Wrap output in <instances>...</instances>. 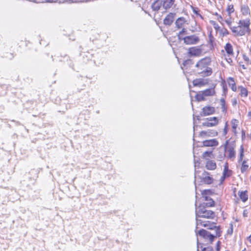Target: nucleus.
Here are the masks:
<instances>
[{
	"label": "nucleus",
	"instance_id": "nucleus-1",
	"mask_svg": "<svg viewBox=\"0 0 251 251\" xmlns=\"http://www.w3.org/2000/svg\"><path fill=\"white\" fill-rule=\"evenodd\" d=\"M215 217V213L207 209L204 206H200L196 208V228H198L199 226H202L207 229H212L214 227V223L209 221H204L201 218L213 219Z\"/></svg>",
	"mask_w": 251,
	"mask_h": 251
},
{
	"label": "nucleus",
	"instance_id": "nucleus-2",
	"mask_svg": "<svg viewBox=\"0 0 251 251\" xmlns=\"http://www.w3.org/2000/svg\"><path fill=\"white\" fill-rule=\"evenodd\" d=\"M211 62L209 57H205L200 59L195 65V72L202 77H207L211 75L213 73L212 69L209 67Z\"/></svg>",
	"mask_w": 251,
	"mask_h": 251
},
{
	"label": "nucleus",
	"instance_id": "nucleus-3",
	"mask_svg": "<svg viewBox=\"0 0 251 251\" xmlns=\"http://www.w3.org/2000/svg\"><path fill=\"white\" fill-rule=\"evenodd\" d=\"M228 141H226L225 145V150L227 153V158L233 161L236 156L235 145L234 144L228 145Z\"/></svg>",
	"mask_w": 251,
	"mask_h": 251
},
{
	"label": "nucleus",
	"instance_id": "nucleus-4",
	"mask_svg": "<svg viewBox=\"0 0 251 251\" xmlns=\"http://www.w3.org/2000/svg\"><path fill=\"white\" fill-rule=\"evenodd\" d=\"M183 41L186 45H195L200 41L199 37L196 34L186 36L183 38Z\"/></svg>",
	"mask_w": 251,
	"mask_h": 251
},
{
	"label": "nucleus",
	"instance_id": "nucleus-5",
	"mask_svg": "<svg viewBox=\"0 0 251 251\" xmlns=\"http://www.w3.org/2000/svg\"><path fill=\"white\" fill-rule=\"evenodd\" d=\"M196 234H199L200 236L203 237L204 239H208L211 243H212L215 236L213 234H211L209 232L206 231L205 229H202L199 230L198 232L196 230Z\"/></svg>",
	"mask_w": 251,
	"mask_h": 251
},
{
	"label": "nucleus",
	"instance_id": "nucleus-6",
	"mask_svg": "<svg viewBox=\"0 0 251 251\" xmlns=\"http://www.w3.org/2000/svg\"><path fill=\"white\" fill-rule=\"evenodd\" d=\"M230 29L234 33L235 36H242L244 35L246 32V29L239 25L237 26L230 27Z\"/></svg>",
	"mask_w": 251,
	"mask_h": 251
},
{
	"label": "nucleus",
	"instance_id": "nucleus-7",
	"mask_svg": "<svg viewBox=\"0 0 251 251\" xmlns=\"http://www.w3.org/2000/svg\"><path fill=\"white\" fill-rule=\"evenodd\" d=\"M219 119L216 117L207 118L206 121L202 123L203 126L207 127L214 126L218 125Z\"/></svg>",
	"mask_w": 251,
	"mask_h": 251
},
{
	"label": "nucleus",
	"instance_id": "nucleus-8",
	"mask_svg": "<svg viewBox=\"0 0 251 251\" xmlns=\"http://www.w3.org/2000/svg\"><path fill=\"white\" fill-rule=\"evenodd\" d=\"M209 82L208 79L203 78H196L193 81V84L194 86L201 87L207 84Z\"/></svg>",
	"mask_w": 251,
	"mask_h": 251
},
{
	"label": "nucleus",
	"instance_id": "nucleus-9",
	"mask_svg": "<svg viewBox=\"0 0 251 251\" xmlns=\"http://www.w3.org/2000/svg\"><path fill=\"white\" fill-rule=\"evenodd\" d=\"M202 50L200 47H191L188 50V54L190 56H199Z\"/></svg>",
	"mask_w": 251,
	"mask_h": 251
},
{
	"label": "nucleus",
	"instance_id": "nucleus-10",
	"mask_svg": "<svg viewBox=\"0 0 251 251\" xmlns=\"http://www.w3.org/2000/svg\"><path fill=\"white\" fill-rule=\"evenodd\" d=\"M215 111L214 107L207 106L203 107L201 115L202 116H206L214 113Z\"/></svg>",
	"mask_w": 251,
	"mask_h": 251
},
{
	"label": "nucleus",
	"instance_id": "nucleus-11",
	"mask_svg": "<svg viewBox=\"0 0 251 251\" xmlns=\"http://www.w3.org/2000/svg\"><path fill=\"white\" fill-rule=\"evenodd\" d=\"M218 144V141L216 139L205 140L202 142L204 147H216Z\"/></svg>",
	"mask_w": 251,
	"mask_h": 251
},
{
	"label": "nucleus",
	"instance_id": "nucleus-12",
	"mask_svg": "<svg viewBox=\"0 0 251 251\" xmlns=\"http://www.w3.org/2000/svg\"><path fill=\"white\" fill-rule=\"evenodd\" d=\"M175 16V13H169L164 19V24L165 25H170L174 21Z\"/></svg>",
	"mask_w": 251,
	"mask_h": 251
},
{
	"label": "nucleus",
	"instance_id": "nucleus-13",
	"mask_svg": "<svg viewBox=\"0 0 251 251\" xmlns=\"http://www.w3.org/2000/svg\"><path fill=\"white\" fill-rule=\"evenodd\" d=\"M202 180L204 183L210 184L212 183L213 179L209 176L208 172L204 171L202 174Z\"/></svg>",
	"mask_w": 251,
	"mask_h": 251
},
{
	"label": "nucleus",
	"instance_id": "nucleus-14",
	"mask_svg": "<svg viewBox=\"0 0 251 251\" xmlns=\"http://www.w3.org/2000/svg\"><path fill=\"white\" fill-rule=\"evenodd\" d=\"M186 22L187 21L184 17H179L176 21V26L177 28H181Z\"/></svg>",
	"mask_w": 251,
	"mask_h": 251
},
{
	"label": "nucleus",
	"instance_id": "nucleus-15",
	"mask_svg": "<svg viewBox=\"0 0 251 251\" xmlns=\"http://www.w3.org/2000/svg\"><path fill=\"white\" fill-rule=\"evenodd\" d=\"M162 1L161 0H155L151 4V8L153 11L157 12L161 8Z\"/></svg>",
	"mask_w": 251,
	"mask_h": 251
},
{
	"label": "nucleus",
	"instance_id": "nucleus-16",
	"mask_svg": "<svg viewBox=\"0 0 251 251\" xmlns=\"http://www.w3.org/2000/svg\"><path fill=\"white\" fill-rule=\"evenodd\" d=\"M239 25L244 27L246 30H248L250 25V20L247 19L243 20H240L238 23Z\"/></svg>",
	"mask_w": 251,
	"mask_h": 251
},
{
	"label": "nucleus",
	"instance_id": "nucleus-17",
	"mask_svg": "<svg viewBox=\"0 0 251 251\" xmlns=\"http://www.w3.org/2000/svg\"><path fill=\"white\" fill-rule=\"evenodd\" d=\"M201 92L202 93L203 95L205 97L212 96H214L215 94V91L214 88L207 89L206 90L202 91Z\"/></svg>",
	"mask_w": 251,
	"mask_h": 251
},
{
	"label": "nucleus",
	"instance_id": "nucleus-18",
	"mask_svg": "<svg viewBox=\"0 0 251 251\" xmlns=\"http://www.w3.org/2000/svg\"><path fill=\"white\" fill-rule=\"evenodd\" d=\"M232 171L229 170L228 163H226L224 165V171L223 173V175L226 177H228L232 175Z\"/></svg>",
	"mask_w": 251,
	"mask_h": 251
},
{
	"label": "nucleus",
	"instance_id": "nucleus-19",
	"mask_svg": "<svg viewBox=\"0 0 251 251\" xmlns=\"http://www.w3.org/2000/svg\"><path fill=\"white\" fill-rule=\"evenodd\" d=\"M206 168L209 170H214L216 168V164L214 161L208 160L206 162Z\"/></svg>",
	"mask_w": 251,
	"mask_h": 251
},
{
	"label": "nucleus",
	"instance_id": "nucleus-20",
	"mask_svg": "<svg viewBox=\"0 0 251 251\" xmlns=\"http://www.w3.org/2000/svg\"><path fill=\"white\" fill-rule=\"evenodd\" d=\"M227 82L228 85L231 87L232 90L236 92L237 91V87L234 78L231 77H229Z\"/></svg>",
	"mask_w": 251,
	"mask_h": 251
},
{
	"label": "nucleus",
	"instance_id": "nucleus-21",
	"mask_svg": "<svg viewBox=\"0 0 251 251\" xmlns=\"http://www.w3.org/2000/svg\"><path fill=\"white\" fill-rule=\"evenodd\" d=\"M224 48H225V50L226 53L229 56L233 54V47L230 43H226V44Z\"/></svg>",
	"mask_w": 251,
	"mask_h": 251
},
{
	"label": "nucleus",
	"instance_id": "nucleus-22",
	"mask_svg": "<svg viewBox=\"0 0 251 251\" xmlns=\"http://www.w3.org/2000/svg\"><path fill=\"white\" fill-rule=\"evenodd\" d=\"M241 11L244 16L250 15V9L247 5L244 4L241 6Z\"/></svg>",
	"mask_w": 251,
	"mask_h": 251
},
{
	"label": "nucleus",
	"instance_id": "nucleus-23",
	"mask_svg": "<svg viewBox=\"0 0 251 251\" xmlns=\"http://www.w3.org/2000/svg\"><path fill=\"white\" fill-rule=\"evenodd\" d=\"M175 0H164L163 6L165 9H168L171 8L174 4Z\"/></svg>",
	"mask_w": 251,
	"mask_h": 251
},
{
	"label": "nucleus",
	"instance_id": "nucleus-24",
	"mask_svg": "<svg viewBox=\"0 0 251 251\" xmlns=\"http://www.w3.org/2000/svg\"><path fill=\"white\" fill-rule=\"evenodd\" d=\"M238 194L240 199L243 201L246 202L248 199V195L247 194V191H239Z\"/></svg>",
	"mask_w": 251,
	"mask_h": 251
},
{
	"label": "nucleus",
	"instance_id": "nucleus-25",
	"mask_svg": "<svg viewBox=\"0 0 251 251\" xmlns=\"http://www.w3.org/2000/svg\"><path fill=\"white\" fill-rule=\"evenodd\" d=\"M238 89L240 90V95L241 97H247L248 96V91L246 88L240 86L238 87Z\"/></svg>",
	"mask_w": 251,
	"mask_h": 251
},
{
	"label": "nucleus",
	"instance_id": "nucleus-26",
	"mask_svg": "<svg viewBox=\"0 0 251 251\" xmlns=\"http://www.w3.org/2000/svg\"><path fill=\"white\" fill-rule=\"evenodd\" d=\"M187 34V31L186 28H182L181 31L179 32L177 34L178 38L179 40H183V38H185L184 36L185 35Z\"/></svg>",
	"mask_w": 251,
	"mask_h": 251
},
{
	"label": "nucleus",
	"instance_id": "nucleus-27",
	"mask_svg": "<svg viewBox=\"0 0 251 251\" xmlns=\"http://www.w3.org/2000/svg\"><path fill=\"white\" fill-rule=\"evenodd\" d=\"M238 121L236 119H233L231 121L232 131L235 134L237 133L236 128L238 126Z\"/></svg>",
	"mask_w": 251,
	"mask_h": 251
},
{
	"label": "nucleus",
	"instance_id": "nucleus-28",
	"mask_svg": "<svg viewBox=\"0 0 251 251\" xmlns=\"http://www.w3.org/2000/svg\"><path fill=\"white\" fill-rule=\"evenodd\" d=\"M247 160H244L242 161V166L241 167V172L244 173L247 171L249 168V165L247 164Z\"/></svg>",
	"mask_w": 251,
	"mask_h": 251
},
{
	"label": "nucleus",
	"instance_id": "nucleus-29",
	"mask_svg": "<svg viewBox=\"0 0 251 251\" xmlns=\"http://www.w3.org/2000/svg\"><path fill=\"white\" fill-rule=\"evenodd\" d=\"M244 148L243 145H241L239 149V157L238 162H240L243 161V159L244 156Z\"/></svg>",
	"mask_w": 251,
	"mask_h": 251
},
{
	"label": "nucleus",
	"instance_id": "nucleus-30",
	"mask_svg": "<svg viewBox=\"0 0 251 251\" xmlns=\"http://www.w3.org/2000/svg\"><path fill=\"white\" fill-rule=\"evenodd\" d=\"M218 134V133L216 131H202L201 132V135H208V136H216Z\"/></svg>",
	"mask_w": 251,
	"mask_h": 251
},
{
	"label": "nucleus",
	"instance_id": "nucleus-31",
	"mask_svg": "<svg viewBox=\"0 0 251 251\" xmlns=\"http://www.w3.org/2000/svg\"><path fill=\"white\" fill-rule=\"evenodd\" d=\"M226 11L228 13V16L230 17L231 14L233 13L234 11V8L233 5L230 4L228 5L227 8L226 9Z\"/></svg>",
	"mask_w": 251,
	"mask_h": 251
},
{
	"label": "nucleus",
	"instance_id": "nucleus-32",
	"mask_svg": "<svg viewBox=\"0 0 251 251\" xmlns=\"http://www.w3.org/2000/svg\"><path fill=\"white\" fill-rule=\"evenodd\" d=\"M211 229L215 230V234H216L215 237L216 236L219 237L221 236V231L220 230V227L216 226L215 223H214V227L213 228H212Z\"/></svg>",
	"mask_w": 251,
	"mask_h": 251
},
{
	"label": "nucleus",
	"instance_id": "nucleus-33",
	"mask_svg": "<svg viewBox=\"0 0 251 251\" xmlns=\"http://www.w3.org/2000/svg\"><path fill=\"white\" fill-rule=\"evenodd\" d=\"M196 99L198 101L204 100H205V97L203 95L201 91L199 93L197 94L196 96Z\"/></svg>",
	"mask_w": 251,
	"mask_h": 251
},
{
	"label": "nucleus",
	"instance_id": "nucleus-34",
	"mask_svg": "<svg viewBox=\"0 0 251 251\" xmlns=\"http://www.w3.org/2000/svg\"><path fill=\"white\" fill-rule=\"evenodd\" d=\"M220 102L221 105V108L222 109V111L223 112H226V101L225 99L222 98L220 100Z\"/></svg>",
	"mask_w": 251,
	"mask_h": 251
},
{
	"label": "nucleus",
	"instance_id": "nucleus-35",
	"mask_svg": "<svg viewBox=\"0 0 251 251\" xmlns=\"http://www.w3.org/2000/svg\"><path fill=\"white\" fill-rule=\"evenodd\" d=\"M203 205L204 206L211 207L214 205V201L212 199H210L208 202H204Z\"/></svg>",
	"mask_w": 251,
	"mask_h": 251
},
{
	"label": "nucleus",
	"instance_id": "nucleus-36",
	"mask_svg": "<svg viewBox=\"0 0 251 251\" xmlns=\"http://www.w3.org/2000/svg\"><path fill=\"white\" fill-rule=\"evenodd\" d=\"M212 154L211 151H206L204 152L202 154V157L204 158H206L207 157H210V155Z\"/></svg>",
	"mask_w": 251,
	"mask_h": 251
},
{
	"label": "nucleus",
	"instance_id": "nucleus-37",
	"mask_svg": "<svg viewBox=\"0 0 251 251\" xmlns=\"http://www.w3.org/2000/svg\"><path fill=\"white\" fill-rule=\"evenodd\" d=\"M225 22L226 23V24L228 25V26L230 28V27H232L231 26V24H232V20H231V19L230 18V17H229V18H227L226 20H225Z\"/></svg>",
	"mask_w": 251,
	"mask_h": 251
},
{
	"label": "nucleus",
	"instance_id": "nucleus-38",
	"mask_svg": "<svg viewBox=\"0 0 251 251\" xmlns=\"http://www.w3.org/2000/svg\"><path fill=\"white\" fill-rule=\"evenodd\" d=\"M202 251H213V249L211 247H208L207 248H203L202 249Z\"/></svg>",
	"mask_w": 251,
	"mask_h": 251
},
{
	"label": "nucleus",
	"instance_id": "nucleus-39",
	"mask_svg": "<svg viewBox=\"0 0 251 251\" xmlns=\"http://www.w3.org/2000/svg\"><path fill=\"white\" fill-rule=\"evenodd\" d=\"M222 33H223V36H226L228 34V31H227V30L226 28H224L222 30Z\"/></svg>",
	"mask_w": 251,
	"mask_h": 251
},
{
	"label": "nucleus",
	"instance_id": "nucleus-40",
	"mask_svg": "<svg viewBox=\"0 0 251 251\" xmlns=\"http://www.w3.org/2000/svg\"><path fill=\"white\" fill-rule=\"evenodd\" d=\"M71 3H76L80 2L85 1V0H68Z\"/></svg>",
	"mask_w": 251,
	"mask_h": 251
},
{
	"label": "nucleus",
	"instance_id": "nucleus-41",
	"mask_svg": "<svg viewBox=\"0 0 251 251\" xmlns=\"http://www.w3.org/2000/svg\"><path fill=\"white\" fill-rule=\"evenodd\" d=\"M227 133V123H226L225 128L224 129V135H226Z\"/></svg>",
	"mask_w": 251,
	"mask_h": 251
},
{
	"label": "nucleus",
	"instance_id": "nucleus-42",
	"mask_svg": "<svg viewBox=\"0 0 251 251\" xmlns=\"http://www.w3.org/2000/svg\"><path fill=\"white\" fill-rule=\"evenodd\" d=\"M220 244L221 242L220 241H218L217 243V247H216V250L217 251H219L220 250Z\"/></svg>",
	"mask_w": 251,
	"mask_h": 251
},
{
	"label": "nucleus",
	"instance_id": "nucleus-43",
	"mask_svg": "<svg viewBox=\"0 0 251 251\" xmlns=\"http://www.w3.org/2000/svg\"><path fill=\"white\" fill-rule=\"evenodd\" d=\"M58 0H44V1L45 2L47 3H52V2H56Z\"/></svg>",
	"mask_w": 251,
	"mask_h": 251
},
{
	"label": "nucleus",
	"instance_id": "nucleus-44",
	"mask_svg": "<svg viewBox=\"0 0 251 251\" xmlns=\"http://www.w3.org/2000/svg\"><path fill=\"white\" fill-rule=\"evenodd\" d=\"M226 178V177L224 175H222L220 179V183H222L225 181Z\"/></svg>",
	"mask_w": 251,
	"mask_h": 251
},
{
	"label": "nucleus",
	"instance_id": "nucleus-45",
	"mask_svg": "<svg viewBox=\"0 0 251 251\" xmlns=\"http://www.w3.org/2000/svg\"><path fill=\"white\" fill-rule=\"evenodd\" d=\"M248 214V212L247 210H244L243 211V216L244 217H247Z\"/></svg>",
	"mask_w": 251,
	"mask_h": 251
},
{
	"label": "nucleus",
	"instance_id": "nucleus-46",
	"mask_svg": "<svg viewBox=\"0 0 251 251\" xmlns=\"http://www.w3.org/2000/svg\"><path fill=\"white\" fill-rule=\"evenodd\" d=\"M243 58L246 61H249L250 60L249 57L246 55H243Z\"/></svg>",
	"mask_w": 251,
	"mask_h": 251
},
{
	"label": "nucleus",
	"instance_id": "nucleus-47",
	"mask_svg": "<svg viewBox=\"0 0 251 251\" xmlns=\"http://www.w3.org/2000/svg\"><path fill=\"white\" fill-rule=\"evenodd\" d=\"M223 90H224V92H226L227 91L226 87L225 85H223Z\"/></svg>",
	"mask_w": 251,
	"mask_h": 251
},
{
	"label": "nucleus",
	"instance_id": "nucleus-48",
	"mask_svg": "<svg viewBox=\"0 0 251 251\" xmlns=\"http://www.w3.org/2000/svg\"><path fill=\"white\" fill-rule=\"evenodd\" d=\"M225 156V155H224V156L221 155V156H220V157H219L220 160H222L223 159H224V158Z\"/></svg>",
	"mask_w": 251,
	"mask_h": 251
},
{
	"label": "nucleus",
	"instance_id": "nucleus-49",
	"mask_svg": "<svg viewBox=\"0 0 251 251\" xmlns=\"http://www.w3.org/2000/svg\"><path fill=\"white\" fill-rule=\"evenodd\" d=\"M232 232H233V229H232V228L231 227V230L228 231V232L231 234L232 233Z\"/></svg>",
	"mask_w": 251,
	"mask_h": 251
},
{
	"label": "nucleus",
	"instance_id": "nucleus-50",
	"mask_svg": "<svg viewBox=\"0 0 251 251\" xmlns=\"http://www.w3.org/2000/svg\"><path fill=\"white\" fill-rule=\"evenodd\" d=\"M248 239L251 243V235L249 237H248Z\"/></svg>",
	"mask_w": 251,
	"mask_h": 251
},
{
	"label": "nucleus",
	"instance_id": "nucleus-51",
	"mask_svg": "<svg viewBox=\"0 0 251 251\" xmlns=\"http://www.w3.org/2000/svg\"><path fill=\"white\" fill-rule=\"evenodd\" d=\"M189 60H186V61H185L184 62L183 64V65H184V66H185V64H186L188 62H189Z\"/></svg>",
	"mask_w": 251,
	"mask_h": 251
},
{
	"label": "nucleus",
	"instance_id": "nucleus-52",
	"mask_svg": "<svg viewBox=\"0 0 251 251\" xmlns=\"http://www.w3.org/2000/svg\"><path fill=\"white\" fill-rule=\"evenodd\" d=\"M237 103L236 100H234V101L233 102V105L236 104Z\"/></svg>",
	"mask_w": 251,
	"mask_h": 251
},
{
	"label": "nucleus",
	"instance_id": "nucleus-53",
	"mask_svg": "<svg viewBox=\"0 0 251 251\" xmlns=\"http://www.w3.org/2000/svg\"><path fill=\"white\" fill-rule=\"evenodd\" d=\"M218 27V25L217 24V25H215V26H214V27L215 28L217 29V28Z\"/></svg>",
	"mask_w": 251,
	"mask_h": 251
},
{
	"label": "nucleus",
	"instance_id": "nucleus-54",
	"mask_svg": "<svg viewBox=\"0 0 251 251\" xmlns=\"http://www.w3.org/2000/svg\"><path fill=\"white\" fill-rule=\"evenodd\" d=\"M248 116L250 117H251V111H250L248 113Z\"/></svg>",
	"mask_w": 251,
	"mask_h": 251
},
{
	"label": "nucleus",
	"instance_id": "nucleus-55",
	"mask_svg": "<svg viewBox=\"0 0 251 251\" xmlns=\"http://www.w3.org/2000/svg\"><path fill=\"white\" fill-rule=\"evenodd\" d=\"M200 248V245H199V243L198 242V250H197V251H199V249Z\"/></svg>",
	"mask_w": 251,
	"mask_h": 251
},
{
	"label": "nucleus",
	"instance_id": "nucleus-56",
	"mask_svg": "<svg viewBox=\"0 0 251 251\" xmlns=\"http://www.w3.org/2000/svg\"><path fill=\"white\" fill-rule=\"evenodd\" d=\"M196 172L195 173V177L196 178Z\"/></svg>",
	"mask_w": 251,
	"mask_h": 251
},
{
	"label": "nucleus",
	"instance_id": "nucleus-57",
	"mask_svg": "<svg viewBox=\"0 0 251 251\" xmlns=\"http://www.w3.org/2000/svg\"><path fill=\"white\" fill-rule=\"evenodd\" d=\"M220 18L222 19V17L221 16H220Z\"/></svg>",
	"mask_w": 251,
	"mask_h": 251
}]
</instances>
